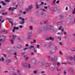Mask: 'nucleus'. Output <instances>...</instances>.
Wrapping results in <instances>:
<instances>
[{
    "mask_svg": "<svg viewBox=\"0 0 75 75\" xmlns=\"http://www.w3.org/2000/svg\"><path fill=\"white\" fill-rule=\"evenodd\" d=\"M58 58L57 56L55 55L54 57V58H52L51 59L52 61L54 64H56V62L57 61V59Z\"/></svg>",
    "mask_w": 75,
    "mask_h": 75,
    "instance_id": "nucleus-1",
    "label": "nucleus"
},
{
    "mask_svg": "<svg viewBox=\"0 0 75 75\" xmlns=\"http://www.w3.org/2000/svg\"><path fill=\"white\" fill-rule=\"evenodd\" d=\"M43 32L45 33H47V30H49L50 28L46 26H44L43 28Z\"/></svg>",
    "mask_w": 75,
    "mask_h": 75,
    "instance_id": "nucleus-2",
    "label": "nucleus"
},
{
    "mask_svg": "<svg viewBox=\"0 0 75 75\" xmlns=\"http://www.w3.org/2000/svg\"><path fill=\"white\" fill-rule=\"evenodd\" d=\"M19 18L20 20H22V21L19 22L20 24L21 25H23L25 23V19L24 18H23L22 17H19Z\"/></svg>",
    "mask_w": 75,
    "mask_h": 75,
    "instance_id": "nucleus-3",
    "label": "nucleus"
},
{
    "mask_svg": "<svg viewBox=\"0 0 75 75\" xmlns=\"http://www.w3.org/2000/svg\"><path fill=\"white\" fill-rule=\"evenodd\" d=\"M57 51L55 49H53L51 50V51H50L49 53L50 54H55L56 53Z\"/></svg>",
    "mask_w": 75,
    "mask_h": 75,
    "instance_id": "nucleus-4",
    "label": "nucleus"
},
{
    "mask_svg": "<svg viewBox=\"0 0 75 75\" xmlns=\"http://www.w3.org/2000/svg\"><path fill=\"white\" fill-rule=\"evenodd\" d=\"M13 38H12L11 40V43L12 44H13L14 41V40L15 38L16 37V35H13Z\"/></svg>",
    "mask_w": 75,
    "mask_h": 75,
    "instance_id": "nucleus-5",
    "label": "nucleus"
},
{
    "mask_svg": "<svg viewBox=\"0 0 75 75\" xmlns=\"http://www.w3.org/2000/svg\"><path fill=\"white\" fill-rule=\"evenodd\" d=\"M43 61L42 60H40L39 62V64L41 67H43L44 64H43Z\"/></svg>",
    "mask_w": 75,
    "mask_h": 75,
    "instance_id": "nucleus-6",
    "label": "nucleus"
},
{
    "mask_svg": "<svg viewBox=\"0 0 75 75\" xmlns=\"http://www.w3.org/2000/svg\"><path fill=\"white\" fill-rule=\"evenodd\" d=\"M67 60L69 61H71L73 60V58L71 56H68L67 57Z\"/></svg>",
    "mask_w": 75,
    "mask_h": 75,
    "instance_id": "nucleus-7",
    "label": "nucleus"
},
{
    "mask_svg": "<svg viewBox=\"0 0 75 75\" xmlns=\"http://www.w3.org/2000/svg\"><path fill=\"white\" fill-rule=\"evenodd\" d=\"M53 66V65L51 64L50 65V68L52 71H53L55 70L54 67Z\"/></svg>",
    "mask_w": 75,
    "mask_h": 75,
    "instance_id": "nucleus-8",
    "label": "nucleus"
},
{
    "mask_svg": "<svg viewBox=\"0 0 75 75\" xmlns=\"http://www.w3.org/2000/svg\"><path fill=\"white\" fill-rule=\"evenodd\" d=\"M23 39L24 38L22 37H18L17 38L18 40L20 42L22 41V40H23Z\"/></svg>",
    "mask_w": 75,
    "mask_h": 75,
    "instance_id": "nucleus-9",
    "label": "nucleus"
},
{
    "mask_svg": "<svg viewBox=\"0 0 75 75\" xmlns=\"http://www.w3.org/2000/svg\"><path fill=\"white\" fill-rule=\"evenodd\" d=\"M54 38H52V37H50V38H48L46 39V40H52V41H54Z\"/></svg>",
    "mask_w": 75,
    "mask_h": 75,
    "instance_id": "nucleus-10",
    "label": "nucleus"
},
{
    "mask_svg": "<svg viewBox=\"0 0 75 75\" xmlns=\"http://www.w3.org/2000/svg\"><path fill=\"white\" fill-rule=\"evenodd\" d=\"M32 37L31 36H29V35H28V37L27 38V40L28 41H29L30 40L32 39Z\"/></svg>",
    "mask_w": 75,
    "mask_h": 75,
    "instance_id": "nucleus-11",
    "label": "nucleus"
},
{
    "mask_svg": "<svg viewBox=\"0 0 75 75\" xmlns=\"http://www.w3.org/2000/svg\"><path fill=\"white\" fill-rule=\"evenodd\" d=\"M33 64H35V59L34 58H32V59L31 60Z\"/></svg>",
    "mask_w": 75,
    "mask_h": 75,
    "instance_id": "nucleus-12",
    "label": "nucleus"
},
{
    "mask_svg": "<svg viewBox=\"0 0 75 75\" xmlns=\"http://www.w3.org/2000/svg\"><path fill=\"white\" fill-rule=\"evenodd\" d=\"M62 21H60V22H57V24L58 25H61L62 24Z\"/></svg>",
    "mask_w": 75,
    "mask_h": 75,
    "instance_id": "nucleus-13",
    "label": "nucleus"
},
{
    "mask_svg": "<svg viewBox=\"0 0 75 75\" xmlns=\"http://www.w3.org/2000/svg\"><path fill=\"white\" fill-rule=\"evenodd\" d=\"M16 48L17 49H20L22 47V46H21L20 45H18L17 47H16Z\"/></svg>",
    "mask_w": 75,
    "mask_h": 75,
    "instance_id": "nucleus-14",
    "label": "nucleus"
},
{
    "mask_svg": "<svg viewBox=\"0 0 75 75\" xmlns=\"http://www.w3.org/2000/svg\"><path fill=\"white\" fill-rule=\"evenodd\" d=\"M57 10V8L56 6H54V8L53 9V12H56V11Z\"/></svg>",
    "mask_w": 75,
    "mask_h": 75,
    "instance_id": "nucleus-15",
    "label": "nucleus"
},
{
    "mask_svg": "<svg viewBox=\"0 0 75 75\" xmlns=\"http://www.w3.org/2000/svg\"><path fill=\"white\" fill-rule=\"evenodd\" d=\"M9 70L11 71H14L15 69L13 67H10L9 68Z\"/></svg>",
    "mask_w": 75,
    "mask_h": 75,
    "instance_id": "nucleus-16",
    "label": "nucleus"
},
{
    "mask_svg": "<svg viewBox=\"0 0 75 75\" xmlns=\"http://www.w3.org/2000/svg\"><path fill=\"white\" fill-rule=\"evenodd\" d=\"M33 5H30L28 7V8L30 9V10H31L33 8Z\"/></svg>",
    "mask_w": 75,
    "mask_h": 75,
    "instance_id": "nucleus-17",
    "label": "nucleus"
},
{
    "mask_svg": "<svg viewBox=\"0 0 75 75\" xmlns=\"http://www.w3.org/2000/svg\"><path fill=\"white\" fill-rule=\"evenodd\" d=\"M22 65H23V67H28V64L27 63L23 64H22Z\"/></svg>",
    "mask_w": 75,
    "mask_h": 75,
    "instance_id": "nucleus-18",
    "label": "nucleus"
},
{
    "mask_svg": "<svg viewBox=\"0 0 75 75\" xmlns=\"http://www.w3.org/2000/svg\"><path fill=\"white\" fill-rule=\"evenodd\" d=\"M43 32V31H42V30L40 29L38 30V33H42Z\"/></svg>",
    "mask_w": 75,
    "mask_h": 75,
    "instance_id": "nucleus-19",
    "label": "nucleus"
},
{
    "mask_svg": "<svg viewBox=\"0 0 75 75\" xmlns=\"http://www.w3.org/2000/svg\"><path fill=\"white\" fill-rule=\"evenodd\" d=\"M75 5L74 4H71V8H73L74 7Z\"/></svg>",
    "mask_w": 75,
    "mask_h": 75,
    "instance_id": "nucleus-20",
    "label": "nucleus"
},
{
    "mask_svg": "<svg viewBox=\"0 0 75 75\" xmlns=\"http://www.w3.org/2000/svg\"><path fill=\"white\" fill-rule=\"evenodd\" d=\"M6 62L7 63H10L12 62V61L10 59H7L6 61Z\"/></svg>",
    "mask_w": 75,
    "mask_h": 75,
    "instance_id": "nucleus-21",
    "label": "nucleus"
},
{
    "mask_svg": "<svg viewBox=\"0 0 75 75\" xmlns=\"http://www.w3.org/2000/svg\"><path fill=\"white\" fill-rule=\"evenodd\" d=\"M1 4H2V5L4 6H6V3H4V1H1Z\"/></svg>",
    "mask_w": 75,
    "mask_h": 75,
    "instance_id": "nucleus-22",
    "label": "nucleus"
},
{
    "mask_svg": "<svg viewBox=\"0 0 75 75\" xmlns=\"http://www.w3.org/2000/svg\"><path fill=\"white\" fill-rule=\"evenodd\" d=\"M7 50L8 51V52H11V48L10 47H8L7 49Z\"/></svg>",
    "mask_w": 75,
    "mask_h": 75,
    "instance_id": "nucleus-23",
    "label": "nucleus"
},
{
    "mask_svg": "<svg viewBox=\"0 0 75 75\" xmlns=\"http://www.w3.org/2000/svg\"><path fill=\"white\" fill-rule=\"evenodd\" d=\"M29 29L30 30H32L33 29V26H30L29 27Z\"/></svg>",
    "mask_w": 75,
    "mask_h": 75,
    "instance_id": "nucleus-24",
    "label": "nucleus"
},
{
    "mask_svg": "<svg viewBox=\"0 0 75 75\" xmlns=\"http://www.w3.org/2000/svg\"><path fill=\"white\" fill-rule=\"evenodd\" d=\"M60 18H63L64 17V16L63 15H60L59 16Z\"/></svg>",
    "mask_w": 75,
    "mask_h": 75,
    "instance_id": "nucleus-25",
    "label": "nucleus"
},
{
    "mask_svg": "<svg viewBox=\"0 0 75 75\" xmlns=\"http://www.w3.org/2000/svg\"><path fill=\"white\" fill-rule=\"evenodd\" d=\"M52 44V42H50L49 43V47H50L51 45Z\"/></svg>",
    "mask_w": 75,
    "mask_h": 75,
    "instance_id": "nucleus-26",
    "label": "nucleus"
},
{
    "mask_svg": "<svg viewBox=\"0 0 75 75\" xmlns=\"http://www.w3.org/2000/svg\"><path fill=\"white\" fill-rule=\"evenodd\" d=\"M8 22H9L10 23H11V26H12L13 25V22H12V21H8Z\"/></svg>",
    "mask_w": 75,
    "mask_h": 75,
    "instance_id": "nucleus-27",
    "label": "nucleus"
},
{
    "mask_svg": "<svg viewBox=\"0 0 75 75\" xmlns=\"http://www.w3.org/2000/svg\"><path fill=\"white\" fill-rule=\"evenodd\" d=\"M36 8H39V6L37 3H36Z\"/></svg>",
    "mask_w": 75,
    "mask_h": 75,
    "instance_id": "nucleus-28",
    "label": "nucleus"
},
{
    "mask_svg": "<svg viewBox=\"0 0 75 75\" xmlns=\"http://www.w3.org/2000/svg\"><path fill=\"white\" fill-rule=\"evenodd\" d=\"M17 48H16L15 47V46H14L13 48V49H12V50L13 51H14L16 50V49H17Z\"/></svg>",
    "mask_w": 75,
    "mask_h": 75,
    "instance_id": "nucleus-29",
    "label": "nucleus"
},
{
    "mask_svg": "<svg viewBox=\"0 0 75 75\" xmlns=\"http://www.w3.org/2000/svg\"><path fill=\"white\" fill-rule=\"evenodd\" d=\"M16 8H15V7H13L12 9H11V11H13L14 10V9H16Z\"/></svg>",
    "mask_w": 75,
    "mask_h": 75,
    "instance_id": "nucleus-30",
    "label": "nucleus"
},
{
    "mask_svg": "<svg viewBox=\"0 0 75 75\" xmlns=\"http://www.w3.org/2000/svg\"><path fill=\"white\" fill-rule=\"evenodd\" d=\"M49 30L51 32H53L54 31V30L52 28H50Z\"/></svg>",
    "mask_w": 75,
    "mask_h": 75,
    "instance_id": "nucleus-31",
    "label": "nucleus"
},
{
    "mask_svg": "<svg viewBox=\"0 0 75 75\" xmlns=\"http://www.w3.org/2000/svg\"><path fill=\"white\" fill-rule=\"evenodd\" d=\"M8 13V12H4V13H2V14L3 15H5L7 14Z\"/></svg>",
    "mask_w": 75,
    "mask_h": 75,
    "instance_id": "nucleus-32",
    "label": "nucleus"
},
{
    "mask_svg": "<svg viewBox=\"0 0 75 75\" xmlns=\"http://www.w3.org/2000/svg\"><path fill=\"white\" fill-rule=\"evenodd\" d=\"M5 2H7V3H9L11 2V1L10 0H5Z\"/></svg>",
    "mask_w": 75,
    "mask_h": 75,
    "instance_id": "nucleus-33",
    "label": "nucleus"
},
{
    "mask_svg": "<svg viewBox=\"0 0 75 75\" xmlns=\"http://www.w3.org/2000/svg\"><path fill=\"white\" fill-rule=\"evenodd\" d=\"M71 51H75V48H71Z\"/></svg>",
    "mask_w": 75,
    "mask_h": 75,
    "instance_id": "nucleus-34",
    "label": "nucleus"
},
{
    "mask_svg": "<svg viewBox=\"0 0 75 75\" xmlns=\"http://www.w3.org/2000/svg\"><path fill=\"white\" fill-rule=\"evenodd\" d=\"M39 14V11H37V12L35 13V15L36 16H38Z\"/></svg>",
    "mask_w": 75,
    "mask_h": 75,
    "instance_id": "nucleus-35",
    "label": "nucleus"
},
{
    "mask_svg": "<svg viewBox=\"0 0 75 75\" xmlns=\"http://www.w3.org/2000/svg\"><path fill=\"white\" fill-rule=\"evenodd\" d=\"M12 75H18L16 74L13 73L12 74ZM18 75H21V73L19 74Z\"/></svg>",
    "mask_w": 75,
    "mask_h": 75,
    "instance_id": "nucleus-36",
    "label": "nucleus"
},
{
    "mask_svg": "<svg viewBox=\"0 0 75 75\" xmlns=\"http://www.w3.org/2000/svg\"><path fill=\"white\" fill-rule=\"evenodd\" d=\"M61 64V63L59 62H57V65L58 67H59L60 65Z\"/></svg>",
    "mask_w": 75,
    "mask_h": 75,
    "instance_id": "nucleus-37",
    "label": "nucleus"
},
{
    "mask_svg": "<svg viewBox=\"0 0 75 75\" xmlns=\"http://www.w3.org/2000/svg\"><path fill=\"white\" fill-rule=\"evenodd\" d=\"M37 70H34L33 71V73L35 74H36L37 73Z\"/></svg>",
    "mask_w": 75,
    "mask_h": 75,
    "instance_id": "nucleus-38",
    "label": "nucleus"
},
{
    "mask_svg": "<svg viewBox=\"0 0 75 75\" xmlns=\"http://www.w3.org/2000/svg\"><path fill=\"white\" fill-rule=\"evenodd\" d=\"M34 47V46L31 45L30 46V47H29V48H30V49H31V48H33Z\"/></svg>",
    "mask_w": 75,
    "mask_h": 75,
    "instance_id": "nucleus-39",
    "label": "nucleus"
},
{
    "mask_svg": "<svg viewBox=\"0 0 75 75\" xmlns=\"http://www.w3.org/2000/svg\"><path fill=\"white\" fill-rule=\"evenodd\" d=\"M15 30H16L15 26L13 28V30H12V32H15Z\"/></svg>",
    "mask_w": 75,
    "mask_h": 75,
    "instance_id": "nucleus-40",
    "label": "nucleus"
},
{
    "mask_svg": "<svg viewBox=\"0 0 75 75\" xmlns=\"http://www.w3.org/2000/svg\"><path fill=\"white\" fill-rule=\"evenodd\" d=\"M72 13L73 14H75V8H74V11H73L72 12Z\"/></svg>",
    "mask_w": 75,
    "mask_h": 75,
    "instance_id": "nucleus-41",
    "label": "nucleus"
},
{
    "mask_svg": "<svg viewBox=\"0 0 75 75\" xmlns=\"http://www.w3.org/2000/svg\"><path fill=\"white\" fill-rule=\"evenodd\" d=\"M32 34V32H29L28 33V35H29V36H31V35Z\"/></svg>",
    "mask_w": 75,
    "mask_h": 75,
    "instance_id": "nucleus-42",
    "label": "nucleus"
},
{
    "mask_svg": "<svg viewBox=\"0 0 75 75\" xmlns=\"http://www.w3.org/2000/svg\"><path fill=\"white\" fill-rule=\"evenodd\" d=\"M5 30H4L1 31V32H0V33H5Z\"/></svg>",
    "mask_w": 75,
    "mask_h": 75,
    "instance_id": "nucleus-43",
    "label": "nucleus"
},
{
    "mask_svg": "<svg viewBox=\"0 0 75 75\" xmlns=\"http://www.w3.org/2000/svg\"><path fill=\"white\" fill-rule=\"evenodd\" d=\"M29 57H27L25 58V61H27L28 59H29Z\"/></svg>",
    "mask_w": 75,
    "mask_h": 75,
    "instance_id": "nucleus-44",
    "label": "nucleus"
},
{
    "mask_svg": "<svg viewBox=\"0 0 75 75\" xmlns=\"http://www.w3.org/2000/svg\"><path fill=\"white\" fill-rule=\"evenodd\" d=\"M30 10L29 9V8H26V9H25V11H28Z\"/></svg>",
    "mask_w": 75,
    "mask_h": 75,
    "instance_id": "nucleus-45",
    "label": "nucleus"
},
{
    "mask_svg": "<svg viewBox=\"0 0 75 75\" xmlns=\"http://www.w3.org/2000/svg\"><path fill=\"white\" fill-rule=\"evenodd\" d=\"M53 31L54 33H56L57 31V29L56 28H54V30H53Z\"/></svg>",
    "mask_w": 75,
    "mask_h": 75,
    "instance_id": "nucleus-46",
    "label": "nucleus"
},
{
    "mask_svg": "<svg viewBox=\"0 0 75 75\" xmlns=\"http://www.w3.org/2000/svg\"><path fill=\"white\" fill-rule=\"evenodd\" d=\"M69 70H70L71 72L72 73H73V71H72V68H70L69 69Z\"/></svg>",
    "mask_w": 75,
    "mask_h": 75,
    "instance_id": "nucleus-47",
    "label": "nucleus"
},
{
    "mask_svg": "<svg viewBox=\"0 0 75 75\" xmlns=\"http://www.w3.org/2000/svg\"><path fill=\"white\" fill-rule=\"evenodd\" d=\"M1 60H2V61L4 62V57H2V58H1Z\"/></svg>",
    "mask_w": 75,
    "mask_h": 75,
    "instance_id": "nucleus-48",
    "label": "nucleus"
},
{
    "mask_svg": "<svg viewBox=\"0 0 75 75\" xmlns=\"http://www.w3.org/2000/svg\"><path fill=\"white\" fill-rule=\"evenodd\" d=\"M62 26H60V27L59 28L58 30H61V29H62Z\"/></svg>",
    "mask_w": 75,
    "mask_h": 75,
    "instance_id": "nucleus-49",
    "label": "nucleus"
},
{
    "mask_svg": "<svg viewBox=\"0 0 75 75\" xmlns=\"http://www.w3.org/2000/svg\"><path fill=\"white\" fill-rule=\"evenodd\" d=\"M49 66V64L48 63H47L46 64V67H48Z\"/></svg>",
    "mask_w": 75,
    "mask_h": 75,
    "instance_id": "nucleus-50",
    "label": "nucleus"
},
{
    "mask_svg": "<svg viewBox=\"0 0 75 75\" xmlns=\"http://www.w3.org/2000/svg\"><path fill=\"white\" fill-rule=\"evenodd\" d=\"M40 45H38L37 46V48L38 49H39V48H40Z\"/></svg>",
    "mask_w": 75,
    "mask_h": 75,
    "instance_id": "nucleus-51",
    "label": "nucleus"
},
{
    "mask_svg": "<svg viewBox=\"0 0 75 75\" xmlns=\"http://www.w3.org/2000/svg\"><path fill=\"white\" fill-rule=\"evenodd\" d=\"M28 67L29 68H31V65L30 64H28Z\"/></svg>",
    "mask_w": 75,
    "mask_h": 75,
    "instance_id": "nucleus-52",
    "label": "nucleus"
},
{
    "mask_svg": "<svg viewBox=\"0 0 75 75\" xmlns=\"http://www.w3.org/2000/svg\"><path fill=\"white\" fill-rule=\"evenodd\" d=\"M57 1V0H54V1L52 2V4H54Z\"/></svg>",
    "mask_w": 75,
    "mask_h": 75,
    "instance_id": "nucleus-53",
    "label": "nucleus"
},
{
    "mask_svg": "<svg viewBox=\"0 0 75 75\" xmlns=\"http://www.w3.org/2000/svg\"><path fill=\"white\" fill-rule=\"evenodd\" d=\"M28 48L25 47V48H24L23 50L24 51H25V50H28Z\"/></svg>",
    "mask_w": 75,
    "mask_h": 75,
    "instance_id": "nucleus-54",
    "label": "nucleus"
},
{
    "mask_svg": "<svg viewBox=\"0 0 75 75\" xmlns=\"http://www.w3.org/2000/svg\"><path fill=\"white\" fill-rule=\"evenodd\" d=\"M68 10V7H67V6H66L65 8V10L66 11H67Z\"/></svg>",
    "mask_w": 75,
    "mask_h": 75,
    "instance_id": "nucleus-55",
    "label": "nucleus"
},
{
    "mask_svg": "<svg viewBox=\"0 0 75 75\" xmlns=\"http://www.w3.org/2000/svg\"><path fill=\"white\" fill-rule=\"evenodd\" d=\"M60 2V1L59 0H57L56 2V3L57 4H58V3H59Z\"/></svg>",
    "mask_w": 75,
    "mask_h": 75,
    "instance_id": "nucleus-56",
    "label": "nucleus"
},
{
    "mask_svg": "<svg viewBox=\"0 0 75 75\" xmlns=\"http://www.w3.org/2000/svg\"><path fill=\"white\" fill-rule=\"evenodd\" d=\"M36 40H33V43H36Z\"/></svg>",
    "mask_w": 75,
    "mask_h": 75,
    "instance_id": "nucleus-57",
    "label": "nucleus"
},
{
    "mask_svg": "<svg viewBox=\"0 0 75 75\" xmlns=\"http://www.w3.org/2000/svg\"><path fill=\"white\" fill-rule=\"evenodd\" d=\"M59 44L60 45H63V44L62 43V42H59Z\"/></svg>",
    "mask_w": 75,
    "mask_h": 75,
    "instance_id": "nucleus-58",
    "label": "nucleus"
},
{
    "mask_svg": "<svg viewBox=\"0 0 75 75\" xmlns=\"http://www.w3.org/2000/svg\"><path fill=\"white\" fill-rule=\"evenodd\" d=\"M15 29H16L17 30H18L19 29V28L18 27L16 28V27H15Z\"/></svg>",
    "mask_w": 75,
    "mask_h": 75,
    "instance_id": "nucleus-59",
    "label": "nucleus"
},
{
    "mask_svg": "<svg viewBox=\"0 0 75 75\" xmlns=\"http://www.w3.org/2000/svg\"><path fill=\"white\" fill-rule=\"evenodd\" d=\"M56 48L57 50H58L59 49V47L58 46L56 47Z\"/></svg>",
    "mask_w": 75,
    "mask_h": 75,
    "instance_id": "nucleus-60",
    "label": "nucleus"
},
{
    "mask_svg": "<svg viewBox=\"0 0 75 75\" xmlns=\"http://www.w3.org/2000/svg\"><path fill=\"white\" fill-rule=\"evenodd\" d=\"M67 34V32H64V34L65 35H66Z\"/></svg>",
    "mask_w": 75,
    "mask_h": 75,
    "instance_id": "nucleus-61",
    "label": "nucleus"
},
{
    "mask_svg": "<svg viewBox=\"0 0 75 75\" xmlns=\"http://www.w3.org/2000/svg\"><path fill=\"white\" fill-rule=\"evenodd\" d=\"M12 10V8L11 7H10L8 9V10Z\"/></svg>",
    "mask_w": 75,
    "mask_h": 75,
    "instance_id": "nucleus-62",
    "label": "nucleus"
},
{
    "mask_svg": "<svg viewBox=\"0 0 75 75\" xmlns=\"http://www.w3.org/2000/svg\"><path fill=\"white\" fill-rule=\"evenodd\" d=\"M64 74L65 75L67 74V71H65L64 72Z\"/></svg>",
    "mask_w": 75,
    "mask_h": 75,
    "instance_id": "nucleus-63",
    "label": "nucleus"
},
{
    "mask_svg": "<svg viewBox=\"0 0 75 75\" xmlns=\"http://www.w3.org/2000/svg\"><path fill=\"white\" fill-rule=\"evenodd\" d=\"M26 53V52H24L22 54V55H24Z\"/></svg>",
    "mask_w": 75,
    "mask_h": 75,
    "instance_id": "nucleus-64",
    "label": "nucleus"
}]
</instances>
